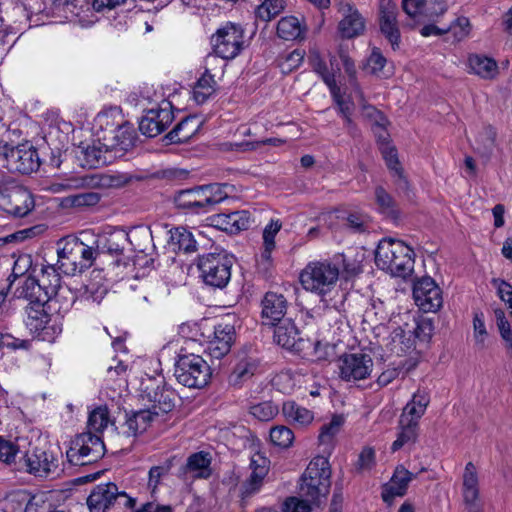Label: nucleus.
<instances>
[{
    "instance_id": "a19ab883",
    "label": "nucleus",
    "mask_w": 512,
    "mask_h": 512,
    "mask_svg": "<svg viewBox=\"0 0 512 512\" xmlns=\"http://www.w3.org/2000/svg\"><path fill=\"white\" fill-rule=\"evenodd\" d=\"M155 417H157L156 412L152 411L149 408L134 412L126 419V433L129 436H135L139 433L146 431L147 428L152 423V421L155 419Z\"/></svg>"
},
{
    "instance_id": "2f4dec72",
    "label": "nucleus",
    "mask_w": 512,
    "mask_h": 512,
    "mask_svg": "<svg viewBox=\"0 0 512 512\" xmlns=\"http://www.w3.org/2000/svg\"><path fill=\"white\" fill-rule=\"evenodd\" d=\"M414 474L403 466L395 469L394 474L389 483L384 486L382 498L385 502L391 501L394 497L403 496L408 488L409 483L413 480Z\"/></svg>"
},
{
    "instance_id": "5fc2aeb1",
    "label": "nucleus",
    "mask_w": 512,
    "mask_h": 512,
    "mask_svg": "<svg viewBox=\"0 0 512 512\" xmlns=\"http://www.w3.org/2000/svg\"><path fill=\"white\" fill-rule=\"evenodd\" d=\"M110 423V416L106 406L95 408L88 417V429L90 432L100 433Z\"/></svg>"
},
{
    "instance_id": "a211bd4d",
    "label": "nucleus",
    "mask_w": 512,
    "mask_h": 512,
    "mask_svg": "<svg viewBox=\"0 0 512 512\" xmlns=\"http://www.w3.org/2000/svg\"><path fill=\"white\" fill-rule=\"evenodd\" d=\"M34 207L31 193L21 187L15 186L5 192L0 191V208L16 217L26 216Z\"/></svg>"
},
{
    "instance_id": "4be33fe9",
    "label": "nucleus",
    "mask_w": 512,
    "mask_h": 512,
    "mask_svg": "<svg viewBox=\"0 0 512 512\" xmlns=\"http://www.w3.org/2000/svg\"><path fill=\"white\" fill-rule=\"evenodd\" d=\"M338 10L343 18L338 24L339 33L343 38H354L363 33L365 22L358 9L350 2L340 0Z\"/></svg>"
},
{
    "instance_id": "58836bf2",
    "label": "nucleus",
    "mask_w": 512,
    "mask_h": 512,
    "mask_svg": "<svg viewBox=\"0 0 512 512\" xmlns=\"http://www.w3.org/2000/svg\"><path fill=\"white\" fill-rule=\"evenodd\" d=\"M282 414L289 423L298 427L308 426L314 420V414L312 411L298 405L294 401H287L283 403Z\"/></svg>"
},
{
    "instance_id": "2eb2a0df",
    "label": "nucleus",
    "mask_w": 512,
    "mask_h": 512,
    "mask_svg": "<svg viewBox=\"0 0 512 512\" xmlns=\"http://www.w3.org/2000/svg\"><path fill=\"white\" fill-rule=\"evenodd\" d=\"M172 104L162 99L156 107L146 111L139 123V130L148 137H155L162 133L173 121Z\"/></svg>"
},
{
    "instance_id": "a18cd8bd",
    "label": "nucleus",
    "mask_w": 512,
    "mask_h": 512,
    "mask_svg": "<svg viewBox=\"0 0 512 512\" xmlns=\"http://www.w3.org/2000/svg\"><path fill=\"white\" fill-rule=\"evenodd\" d=\"M345 422V418L342 415H334L329 423L324 424L321 427L318 441L321 446H325L331 449L334 445L335 438L341 431V428Z\"/></svg>"
},
{
    "instance_id": "b1692460",
    "label": "nucleus",
    "mask_w": 512,
    "mask_h": 512,
    "mask_svg": "<svg viewBox=\"0 0 512 512\" xmlns=\"http://www.w3.org/2000/svg\"><path fill=\"white\" fill-rule=\"evenodd\" d=\"M22 459L26 471L40 477L47 476L57 466L51 454L36 447L26 451Z\"/></svg>"
},
{
    "instance_id": "c85d7f7f",
    "label": "nucleus",
    "mask_w": 512,
    "mask_h": 512,
    "mask_svg": "<svg viewBox=\"0 0 512 512\" xmlns=\"http://www.w3.org/2000/svg\"><path fill=\"white\" fill-rule=\"evenodd\" d=\"M48 302L28 303L26 307L25 324L31 333L39 335L46 330L51 320L47 309Z\"/></svg>"
},
{
    "instance_id": "4468645a",
    "label": "nucleus",
    "mask_w": 512,
    "mask_h": 512,
    "mask_svg": "<svg viewBox=\"0 0 512 512\" xmlns=\"http://www.w3.org/2000/svg\"><path fill=\"white\" fill-rule=\"evenodd\" d=\"M339 377L346 382L368 378L373 370V360L365 353L344 354L337 362Z\"/></svg>"
},
{
    "instance_id": "6e6d98bb",
    "label": "nucleus",
    "mask_w": 512,
    "mask_h": 512,
    "mask_svg": "<svg viewBox=\"0 0 512 512\" xmlns=\"http://www.w3.org/2000/svg\"><path fill=\"white\" fill-rule=\"evenodd\" d=\"M178 334L187 343H190L193 346L196 344L201 345L202 342L205 341V335L202 332L200 325L196 322L181 324L178 329Z\"/></svg>"
},
{
    "instance_id": "37998d69",
    "label": "nucleus",
    "mask_w": 512,
    "mask_h": 512,
    "mask_svg": "<svg viewBox=\"0 0 512 512\" xmlns=\"http://www.w3.org/2000/svg\"><path fill=\"white\" fill-rule=\"evenodd\" d=\"M216 91L214 76L206 70L193 87V99L198 104L205 103Z\"/></svg>"
},
{
    "instance_id": "f704fd0d",
    "label": "nucleus",
    "mask_w": 512,
    "mask_h": 512,
    "mask_svg": "<svg viewBox=\"0 0 512 512\" xmlns=\"http://www.w3.org/2000/svg\"><path fill=\"white\" fill-rule=\"evenodd\" d=\"M462 495L466 505L475 506L479 500V477L476 466L472 462L465 465L463 472Z\"/></svg>"
},
{
    "instance_id": "1a4fd4ad",
    "label": "nucleus",
    "mask_w": 512,
    "mask_h": 512,
    "mask_svg": "<svg viewBox=\"0 0 512 512\" xmlns=\"http://www.w3.org/2000/svg\"><path fill=\"white\" fill-rule=\"evenodd\" d=\"M39 166L38 152L28 141L17 145L0 141V168L12 173L29 174Z\"/></svg>"
},
{
    "instance_id": "c756f323",
    "label": "nucleus",
    "mask_w": 512,
    "mask_h": 512,
    "mask_svg": "<svg viewBox=\"0 0 512 512\" xmlns=\"http://www.w3.org/2000/svg\"><path fill=\"white\" fill-rule=\"evenodd\" d=\"M108 292L106 279L102 270H92L87 282L80 290L81 297L92 303L100 304Z\"/></svg>"
},
{
    "instance_id": "bf43d9fd",
    "label": "nucleus",
    "mask_w": 512,
    "mask_h": 512,
    "mask_svg": "<svg viewBox=\"0 0 512 512\" xmlns=\"http://www.w3.org/2000/svg\"><path fill=\"white\" fill-rule=\"evenodd\" d=\"M278 413V407L270 401L261 402L250 407V414L260 421H270Z\"/></svg>"
},
{
    "instance_id": "20e7f679",
    "label": "nucleus",
    "mask_w": 512,
    "mask_h": 512,
    "mask_svg": "<svg viewBox=\"0 0 512 512\" xmlns=\"http://www.w3.org/2000/svg\"><path fill=\"white\" fill-rule=\"evenodd\" d=\"M309 63L315 73H317L323 82L328 86L330 93L338 107V113L343 117L348 127L352 126V113L354 110V103L352 98H355L360 104L364 103V99L360 100L358 95L352 87V92L349 96H344L336 82V73L339 71L335 65V57H330V67L322 59L320 51L316 47L309 49L308 54Z\"/></svg>"
},
{
    "instance_id": "8fccbe9b",
    "label": "nucleus",
    "mask_w": 512,
    "mask_h": 512,
    "mask_svg": "<svg viewBox=\"0 0 512 512\" xmlns=\"http://www.w3.org/2000/svg\"><path fill=\"white\" fill-rule=\"evenodd\" d=\"M338 56L340 58V61L343 65V68L346 72V74L350 78L351 87H354L355 93L358 95L360 100H363V92L359 87V84L356 80V65L353 58L350 56L349 49L347 46L340 45L338 49Z\"/></svg>"
},
{
    "instance_id": "c03bdc74",
    "label": "nucleus",
    "mask_w": 512,
    "mask_h": 512,
    "mask_svg": "<svg viewBox=\"0 0 512 512\" xmlns=\"http://www.w3.org/2000/svg\"><path fill=\"white\" fill-rule=\"evenodd\" d=\"M211 459L208 453L192 454L187 460V471L196 478L207 479L211 475Z\"/></svg>"
},
{
    "instance_id": "f257e3e1",
    "label": "nucleus",
    "mask_w": 512,
    "mask_h": 512,
    "mask_svg": "<svg viewBox=\"0 0 512 512\" xmlns=\"http://www.w3.org/2000/svg\"><path fill=\"white\" fill-rule=\"evenodd\" d=\"M343 263L344 270L349 274L360 272L359 264H346L343 255L334 259H316L309 261L299 274L302 288L317 295L325 307L338 309L337 303L330 304L328 297L337 291V283L340 275L339 263Z\"/></svg>"
},
{
    "instance_id": "aec40b11",
    "label": "nucleus",
    "mask_w": 512,
    "mask_h": 512,
    "mask_svg": "<svg viewBox=\"0 0 512 512\" xmlns=\"http://www.w3.org/2000/svg\"><path fill=\"white\" fill-rule=\"evenodd\" d=\"M233 339V326L230 324H218L214 328L213 335L206 341L204 352L211 359L220 360L230 352Z\"/></svg>"
},
{
    "instance_id": "864d4df0",
    "label": "nucleus",
    "mask_w": 512,
    "mask_h": 512,
    "mask_svg": "<svg viewBox=\"0 0 512 512\" xmlns=\"http://www.w3.org/2000/svg\"><path fill=\"white\" fill-rule=\"evenodd\" d=\"M473 339L475 346L478 349H485L489 339V334L486 329L484 314L480 311L474 312L473 317Z\"/></svg>"
},
{
    "instance_id": "79ce46f5",
    "label": "nucleus",
    "mask_w": 512,
    "mask_h": 512,
    "mask_svg": "<svg viewBox=\"0 0 512 512\" xmlns=\"http://www.w3.org/2000/svg\"><path fill=\"white\" fill-rule=\"evenodd\" d=\"M61 273L57 264H43L41 266L40 274L37 279L42 283V287L47 290L51 297H54L61 287Z\"/></svg>"
},
{
    "instance_id": "de8ad7c7",
    "label": "nucleus",
    "mask_w": 512,
    "mask_h": 512,
    "mask_svg": "<svg viewBox=\"0 0 512 512\" xmlns=\"http://www.w3.org/2000/svg\"><path fill=\"white\" fill-rule=\"evenodd\" d=\"M398 434L396 440L391 445V450L396 452L402 447L413 445L418 437L419 426L405 422L399 419Z\"/></svg>"
},
{
    "instance_id": "6ab92c4d",
    "label": "nucleus",
    "mask_w": 512,
    "mask_h": 512,
    "mask_svg": "<svg viewBox=\"0 0 512 512\" xmlns=\"http://www.w3.org/2000/svg\"><path fill=\"white\" fill-rule=\"evenodd\" d=\"M79 156L83 161L82 166L88 168H97L99 166L111 163L115 158L122 157L117 148H107L100 141H96L95 137L91 144L80 146Z\"/></svg>"
},
{
    "instance_id": "5701e85b",
    "label": "nucleus",
    "mask_w": 512,
    "mask_h": 512,
    "mask_svg": "<svg viewBox=\"0 0 512 512\" xmlns=\"http://www.w3.org/2000/svg\"><path fill=\"white\" fill-rule=\"evenodd\" d=\"M397 5L392 0H380L379 23L381 32L394 47L398 45L400 33L397 25Z\"/></svg>"
},
{
    "instance_id": "338daca9",
    "label": "nucleus",
    "mask_w": 512,
    "mask_h": 512,
    "mask_svg": "<svg viewBox=\"0 0 512 512\" xmlns=\"http://www.w3.org/2000/svg\"><path fill=\"white\" fill-rule=\"evenodd\" d=\"M375 465V451L370 447H365L360 452L356 462L358 471L370 470Z\"/></svg>"
},
{
    "instance_id": "7ed1b4c3",
    "label": "nucleus",
    "mask_w": 512,
    "mask_h": 512,
    "mask_svg": "<svg viewBox=\"0 0 512 512\" xmlns=\"http://www.w3.org/2000/svg\"><path fill=\"white\" fill-rule=\"evenodd\" d=\"M375 264L393 277L406 279L414 271L415 254L403 241L385 238L375 251Z\"/></svg>"
},
{
    "instance_id": "bb28decb",
    "label": "nucleus",
    "mask_w": 512,
    "mask_h": 512,
    "mask_svg": "<svg viewBox=\"0 0 512 512\" xmlns=\"http://www.w3.org/2000/svg\"><path fill=\"white\" fill-rule=\"evenodd\" d=\"M430 403V395L426 389L418 388L411 399L403 407L400 420L419 426Z\"/></svg>"
},
{
    "instance_id": "ea45409f",
    "label": "nucleus",
    "mask_w": 512,
    "mask_h": 512,
    "mask_svg": "<svg viewBox=\"0 0 512 512\" xmlns=\"http://www.w3.org/2000/svg\"><path fill=\"white\" fill-rule=\"evenodd\" d=\"M199 129L200 121L196 117H186L166 137L171 143H186Z\"/></svg>"
},
{
    "instance_id": "6e6552de",
    "label": "nucleus",
    "mask_w": 512,
    "mask_h": 512,
    "mask_svg": "<svg viewBox=\"0 0 512 512\" xmlns=\"http://www.w3.org/2000/svg\"><path fill=\"white\" fill-rule=\"evenodd\" d=\"M174 375L183 386L200 389L208 384L211 369L200 355L182 348L175 363Z\"/></svg>"
},
{
    "instance_id": "ddd939ff",
    "label": "nucleus",
    "mask_w": 512,
    "mask_h": 512,
    "mask_svg": "<svg viewBox=\"0 0 512 512\" xmlns=\"http://www.w3.org/2000/svg\"><path fill=\"white\" fill-rule=\"evenodd\" d=\"M118 499H123V505L134 508L136 500L125 492H120L116 484L112 482L97 485L87 499L90 512H106V510Z\"/></svg>"
},
{
    "instance_id": "412c9836",
    "label": "nucleus",
    "mask_w": 512,
    "mask_h": 512,
    "mask_svg": "<svg viewBox=\"0 0 512 512\" xmlns=\"http://www.w3.org/2000/svg\"><path fill=\"white\" fill-rule=\"evenodd\" d=\"M405 13L416 22L433 20L446 11V4L443 0H403Z\"/></svg>"
},
{
    "instance_id": "c9c22d12",
    "label": "nucleus",
    "mask_w": 512,
    "mask_h": 512,
    "mask_svg": "<svg viewBox=\"0 0 512 512\" xmlns=\"http://www.w3.org/2000/svg\"><path fill=\"white\" fill-rule=\"evenodd\" d=\"M129 241L135 251L145 252L152 242V233L147 226H138L131 229L128 233L117 232L112 240Z\"/></svg>"
},
{
    "instance_id": "f8f14e48",
    "label": "nucleus",
    "mask_w": 512,
    "mask_h": 512,
    "mask_svg": "<svg viewBox=\"0 0 512 512\" xmlns=\"http://www.w3.org/2000/svg\"><path fill=\"white\" fill-rule=\"evenodd\" d=\"M216 55L223 59H234L244 47V29L241 25L226 22L211 37Z\"/></svg>"
},
{
    "instance_id": "4d7b16f0",
    "label": "nucleus",
    "mask_w": 512,
    "mask_h": 512,
    "mask_svg": "<svg viewBox=\"0 0 512 512\" xmlns=\"http://www.w3.org/2000/svg\"><path fill=\"white\" fill-rule=\"evenodd\" d=\"M391 338V351L396 353L397 355H401L405 353L412 346V339L410 332H406L401 327H398L393 330L390 335Z\"/></svg>"
},
{
    "instance_id": "a878e982",
    "label": "nucleus",
    "mask_w": 512,
    "mask_h": 512,
    "mask_svg": "<svg viewBox=\"0 0 512 512\" xmlns=\"http://www.w3.org/2000/svg\"><path fill=\"white\" fill-rule=\"evenodd\" d=\"M262 319L266 325H276L284 320L287 310V301L282 294L267 292L261 302Z\"/></svg>"
},
{
    "instance_id": "cd10ccee",
    "label": "nucleus",
    "mask_w": 512,
    "mask_h": 512,
    "mask_svg": "<svg viewBox=\"0 0 512 512\" xmlns=\"http://www.w3.org/2000/svg\"><path fill=\"white\" fill-rule=\"evenodd\" d=\"M269 460L262 455H255L250 461L251 474L243 484V495L246 497L257 493L269 472Z\"/></svg>"
},
{
    "instance_id": "9b49d317",
    "label": "nucleus",
    "mask_w": 512,
    "mask_h": 512,
    "mask_svg": "<svg viewBox=\"0 0 512 512\" xmlns=\"http://www.w3.org/2000/svg\"><path fill=\"white\" fill-rule=\"evenodd\" d=\"M232 257L225 253H210L199 258L198 268L205 284L215 287H225L231 278Z\"/></svg>"
},
{
    "instance_id": "774afa93",
    "label": "nucleus",
    "mask_w": 512,
    "mask_h": 512,
    "mask_svg": "<svg viewBox=\"0 0 512 512\" xmlns=\"http://www.w3.org/2000/svg\"><path fill=\"white\" fill-rule=\"evenodd\" d=\"M19 449L14 443L0 437V461L10 464L17 456Z\"/></svg>"
},
{
    "instance_id": "dca6fc26",
    "label": "nucleus",
    "mask_w": 512,
    "mask_h": 512,
    "mask_svg": "<svg viewBox=\"0 0 512 512\" xmlns=\"http://www.w3.org/2000/svg\"><path fill=\"white\" fill-rule=\"evenodd\" d=\"M413 297L424 313L437 312L443 304L442 291L430 277L422 278L414 284Z\"/></svg>"
},
{
    "instance_id": "9d476101",
    "label": "nucleus",
    "mask_w": 512,
    "mask_h": 512,
    "mask_svg": "<svg viewBox=\"0 0 512 512\" xmlns=\"http://www.w3.org/2000/svg\"><path fill=\"white\" fill-rule=\"evenodd\" d=\"M105 445L101 437L90 431L77 435L66 451V456L72 465H87L102 458Z\"/></svg>"
},
{
    "instance_id": "69168bd1",
    "label": "nucleus",
    "mask_w": 512,
    "mask_h": 512,
    "mask_svg": "<svg viewBox=\"0 0 512 512\" xmlns=\"http://www.w3.org/2000/svg\"><path fill=\"white\" fill-rule=\"evenodd\" d=\"M70 200L75 207L94 206L100 201V195L95 192H85L71 196Z\"/></svg>"
},
{
    "instance_id": "0eeeda50",
    "label": "nucleus",
    "mask_w": 512,
    "mask_h": 512,
    "mask_svg": "<svg viewBox=\"0 0 512 512\" xmlns=\"http://www.w3.org/2000/svg\"><path fill=\"white\" fill-rule=\"evenodd\" d=\"M331 486V468L328 458L314 457L301 477L300 493L312 503L326 499Z\"/></svg>"
},
{
    "instance_id": "473e14b6",
    "label": "nucleus",
    "mask_w": 512,
    "mask_h": 512,
    "mask_svg": "<svg viewBox=\"0 0 512 512\" xmlns=\"http://www.w3.org/2000/svg\"><path fill=\"white\" fill-rule=\"evenodd\" d=\"M14 296L34 302H49L52 297L47 290L42 287V283L37 278L28 276L19 283L15 289Z\"/></svg>"
},
{
    "instance_id": "393cba45",
    "label": "nucleus",
    "mask_w": 512,
    "mask_h": 512,
    "mask_svg": "<svg viewBox=\"0 0 512 512\" xmlns=\"http://www.w3.org/2000/svg\"><path fill=\"white\" fill-rule=\"evenodd\" d=\"M210 222L215 228L231 234L246 230L251 224L250 214L245 210L213 215Z\"/></svg>"
},
{
    "instance_id": "72a5a7b5",
    "label": "nucleus",
    "mask_w": 512,
    "mask_h": 512,
    "mask_svg": "<svg viewBox=\"0 0 512 512\" xmlns=\"http://www.w3.org/2000/svg\"><path fill=\"white\" fill-rule=\"evenodd\" d=\"M467 65L469 73L475 74L482 79L492 80L496 78L499 73L497 62L493 58L485 55H469Z\"/></svg>"
},
{
    "instance_id": "423d86ee",
    "label": "nucleus",
    "mask_w": 512,
    "mask_h": 512,
    "mask_svg": "<svg viewBox=\"0 0 512 512\" xmlns=\"http://www.w3.org/2000/svg\"><path fill=\"white\" fill-rule=\"evenodd\" d=\"M56 245L58 269L65 275H75L91 267L98 254L97 249L73 236L60 239Z\"/></svg>"
},
{
    "instance_id": "f3484780",
    "label": "nucleus",
    "mask_w": 512,
    "mask_h": 512,
    "mask_svg": "<svg viewBox=\"0 0 512 512\" xmlns=\"http://www.w3.org/2000/svg\"><path fill=\"white\" fill-rule=\"evenodd\" d=\"M143 385L142 400L151 404L149 409L156 412V416L168 413L173 409L175 395L171 389L154 379H149Z\"/></svg>"
},
{
    "instance_id": "7c9ffc66",
    "label": "nucleus",
    "mask_w": 512,
    "mask_h": 512,
    "mask_svg": "<svg viewBox=\"0 0 512 512\" xmlns=\"http://www.w3.org/2000/svg\"><path fill=\"white\" fill-rule=\"evenodd\" d=\"M306 32L305 22L296 16H284L277 22L276 33L282 40L301 41L305 39Z\"/></svg>"
},
{
    "instance_id": "4c0bfd02",
    "label": "nucleus",
    "mask_w": 512,
    "mask_h": 512,
    "mask_svg": "<svg viewBox=\"0 0 512 512\" xmlns=\"http://www.w3.org/2000/svg\"><path fill=\"white\" fill-rule=\"evenodd\" d=\"M274 340L285 349H294L300 340L299 330L295 323L291 319L278 322L274 330Z\"/></svg>"
},
{
    "instance_id": "e2e57ef3",
    "label": "nucleus",
    "mask_w": 512,
    "mask_h": 512,
    "mask_svg": "<svg viewBox=\"0 0 512 512\" xmlns=\"http://www.w3.org/2000/svg\"><path fill=\"white\" fill-rule=\"evenodd\" d=\"M312 503L309 499L288 497L282 504V512H312Z\"/></svg>"
},
{
    "instance_id": "13d9d810",
    "label": "nucleus",
    "mask_w": 512,
    "mask_h": 512,
    "mask_svg": "<svg viewBox=\"0 0 512 512\" xmlns=\"http://www.w3.org/2000/svg\"><path fill=\"white\" fill-rule=\"evenodd\" d=\"M271 442L279 447L288 448L294 440V433L286 426H275L270 430Z\"/></svg>"
},
{
    "instance_id": "603ef678",
    "label": "nucleus",
    "mask_w": 512,
    "mask_h": 512,
    "mask_svg": "<svg viewBox=\"0 0 512 512\" xmlns=\"http://www.w3.org/2000/svg\"><path fill=\"white\" fill-rule=\"evenodd\" d=\"M386 63L387 60L382 55L381 51L378 48H373L371 54L363 64V70L377 77H387L388 74L384 70Z\"/></svg>"
},
{
    "instance_id": "3c124183",
    "label": "nucleus",
    "mask_w": 512,
    "mask_h": 512,
    "mask_svg": "<svg viewBox=\"0 0 512 512\" xmlns=\"http://www.w3.org/2000/svg\"><path fill=\"white\" fill-rule=\"evenodd\" d=\"M282 228V223L280 220L272 219L263 230V252L262 258L265 260L271 259V254L276 247L275 237L279 233Z\"/></svg>"
},
{
    "instance_id": "09e8293b",
    "label": "nucleus",
    "mask_w": 512,
    "mask_h": 512,
    "mask_svg": "<svg viewBox=\"0 0 512 512\" xmlns=\"http://www.w3.org/2000/svg\"><path fill=\"white\" fill-rule=\"evenodd\" d=\"M171 243L179 250L185 253L195 252L197 243L193 234L184 227H177L171 230Z\"/></svg>"
},
{
    "instance_id": "49530a36",
    "label": "nucleus",
    "mask_w": 512,
    "mask_h": 512,
    "mask_svg": "<svg viewBox=\"0 0 512 512\" xmlns=\"http://www.w3.org/2000/svg\"><path fill=\"white\" fill-rule=\"evenodd\" d=\"M285 8V0H264L255 8V18L261 22L268 23L282 13Z\"/></svg>"
},
{
    "instance_id": "f03ea898",
    "label": "nucleus",
    "mask_w": 512,
    "mask_h": 512,
    "mask_svg": "<svg viewBox=\"0 0 512 512\" xmlns=\"http://www.w3.org/2000/svg\"><path fill=\"white\" fill-rule=\"evenodd\" d=\"M91 131L96 141L107 148H117L120 154H125L136 139L133 126L124 119L118 106L101 110L93 120Z\"/></svg>"
},
{
    "instance_id": "0e129e2a",
    "label": "nucleus",
    "mask_w": 512,
    "mask_h": 512,
    "mask_svg": "<svg viewBox=\"0 0 512 512\" xmlns=\"http://www.w3.org/2000/svg\"><path fill=\"white\" fill-rule=\"evenodd\" d=\"M491 284L495 288L498 297L512 310V285L500 278H493Z\"/></svg>"
},
{
    "instance_id": "680f3d73",
    "label": "nucleus",
    "mask_w": 512,
    "mask_h": 512,
    "mask_svg": "<svg viewBox=\"0 0 512 512\" xmlns=\"http://www.w3.org/2000/svg\"><path fill=\"white\" fill-rule=\"evenodd\" d=\"M171 467V460L163 465L151 467L148 474V487L151 489L152 493L156 491L161 479L169 472Z\"/></svg>"
},
{
    "instance_id": "e433bc0d",
    "label": "nucleus",
    "mask_w": 512,
    "mask_h": 512,
    "mask_svg": "<svg viewBox=\"0 0 512 512\" xmlns=\"http://www.w3.org/2000/svg\"><path fill=\"white\" fill-rule=\"evenodd\" d=\"M258 369V361L254 358L245 357L240 359L229 375L228 382L233 387H241L248 382Z\"/></svg>"
},
{
    "instance_id": "39448f33",
    "label": "nucleus",
    "mask_w": 512,
    "mask_h": 512,
    "mask_svg": "<svg viewBox=\"0 0 512 512\" xmlns=\"http://www.w3.org/2000/svg\"><path fill=\"white\" fill-rule=\"evenodd\" d=\"M228 184L213 183L183 189L175 193V206L190 214H204L229 196Z\"/></svg>"
},
{
    "instance_id": "052dcab7",
    "label": "nucleus",
    "mask_w": 512,
    "mask_h": 512,
    "mask_svg": "<svg viewBox=\"0 0 512 512\" xmlns=\"http://www.w3.org/2000/svg\"><path fill=\"white\" fill-rule=\"evenodd\" d=\"M381 153L385 159L388 168L395 172L396 175L401 177L402 169L398 161L397 151L395 147L391 146L388 142L381 143Z\"/></svg>"
}]
</instances>
